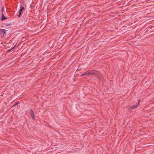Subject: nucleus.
Wrapping results in <instances>:
<instances>
[{"mask_svg":"<svg viewBox=\"0 0 154 154\" xmlns=\"http://www.w3.org/2000/svg\"><path fill=\"white\" fill-rule=\"evenodd\" d=\"M93 72L94 73L92 75L96 76L97 78L100 81H101L103 79V77L101 74L98 71L95 70H93Z\"/></svg>","mask_w":154,"mask_h":154,"instance_id":"f257e3e1","label":"nucleus"},{"mask_svg":"<svg viewBox=\"0 0 154 154\" xmlns=\"http://www.w3.org/2000/svg\"><path fill=\"white\" fill-rule=\"evenodd\" d=\"M93 70H88L86 72H84V73H82L80 77H82L84 76H87L89 75H93V74H94L93 72Z\"/></svg>","mask_w":154,"mask_h":154,"instance_id":"f03ea898","label":"nucleus"},{"mask_svg":"<svg viewBox=\"0 0 154 154\" xmlns=\"http://www.w3.org/2000/svg\"><path fill=\"white\" fill-rule=\"evenodd\" d=\"M30 114L31 115L32 118V119H34L35 118V116L33 111L32 109H31L30 110Z\"/></svg>","mask_w":154,"mask_h":154,"instance_id":"7ed1b4c3","label":"nucleus"},{"mask_svg":"<svg viewBox=\"0 0 154 154\" xmlns=\"http://www.w3.org/2000/svg\"><path fill=\"white\" fill-rule=\"evenodd\" d=\"M140 102V100H139L138 103H136V105H133V106H132L131 107V108L132 109H135L136 108H137L139 105Z\"/></svg>","mask_w":154,"mask_h":154,"instance_id":"20e7f679","label":"nucleus"},{"mask_svg":"<svg viewBox=\"0 0 154 154\" xmlns=\"http://www.w3.org/2000/svg\"><path fill=\"white\" fill-rule=\"evenodd\" d=\"M0 31L1 34L4 35L6 34V32L7 31L5 29H0Z\"/></svg>","mask_w":154,"mask_h":154,"instance_id":"39448f33","label":"nucleus"},{"mask_svg":"<svg viewBox=\"0 0 154 154\" xmlns=\"http://www.w3.org/2000/svg\"><path fill=\"white\" fill-rule=\"evenodd\" d=\"M2 18L1 19V21L7 19V18L4 16V14L3 13H2Z\"/></svg>","mask_w":154,"mask_h":154,"instance_id":"423d86ee","label":"nucleus"},{"mask_svg":"<svg viewBox=\"0 0 154 154\" xmlns=\"http://www.w3.org/2000/svg\"><path fill=\"white\" fill-rule=\"evenodd\" d=\"M24 10V8L22 7V5H21L19 11L22 13V11Z\"/></svg>","mask_w":154,"mask_h":154,"instance_id":"0eeeda50","label":"nucleus"},{"mask_svg":"<svg viewBox=\"0 0 154 154\" xmlns=\"http://www.w3.org/2000/svg\"><path fill=\"white\" fill-rule=\"evenodd\" d=\"M20 3H21V5H22V6H23L25 5V2L24 1H22L20 2Z\"/></svg>","mask_w":154,"mask_h":154,"instance_id":"6e6552de","label":"nucleus"},{"mask_svg":"<svg viewBox=\"0 0 154 154\" xmlns=\"http://www.w3.org/2000/svg\"><path fill=\"white\" fill-rule=\"evenodd\" d=\"M19 103V102H16L14 105L12 107H14L15 106L17 105Z\"/></svg>","mask_w":154,"mask_h":154,"instance_id":"1a4fd4ad","label":"nucleus"},{"mask_svg":"<svg viewBox=\"0 0 154 154\" xmlns=\"http://www.w3.org/2000/svg\"><path fill=\"white\" fill-rule=\"evenodd\" d=\"M19 14L18 15V17H20V16H21V14H22V13H21V12H20V11H19Z\"/></svg>","mask_w":154,"mask_h":154,"instance_id":"9d476101","label":"nucleus"},{"mask_svg":"<svg viewBox=\"0 0 154 154\" xmlns=\"http://www.w3.org/2000/svg\"><path fill=\"white\" fill-rule=\"evenodd\" d=\"M4 9V7H3L2 8V10H1V11H2V13H3V12Z\"/></svg>","mask_w":154,"mask_h":154,"instance_id":"9b49d317","label":"nucleus"},{"mask_svg":"<svg viewBox=\"0 0 154 154\" xmlns=\"http://www.w3.org/2000/svg\"><path fill=\"white\" fill-rule=\"evenodd\" d=\"M15 45L11 49H9V50H8L7 51L8 52H9L10 51H11V50H12V49H13L15 47Z\"/></svg>","mask_w":154,"mask_h":154,"instance_id":"f8f14e48","label":"nucleus"},{"mask_svg":"<svg viewBox=\"0 0 154 154\" xmlns=\"http://www.w3.org/2000/svg\"><path fill=\"white\" fill-rule=\"evenodd\" d=\"M9 25V24H8H8H7L6 25L7 26H8Z\"/></svg>","mask_w":154,"mask_h":154,"instance_id":"ddd939ff","label":"nucleus"}]
</instances>
